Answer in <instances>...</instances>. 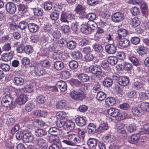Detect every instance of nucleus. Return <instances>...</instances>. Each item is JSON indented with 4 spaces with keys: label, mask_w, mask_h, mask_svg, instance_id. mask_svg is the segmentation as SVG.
Masks as SVG:
<instances>
[{
    "label": "nucleus",
    "mask_w": 149,
    "mask_h": 149,
    "mask_svg": "<svg viewBox=\"0 0 149 149\" xmlns=\"http://www.w3.org/2000/svg\"><path fill=\"white\" fill-rule=\"evenodd\" d=\"M103 138L105 142H113L116 140L114 136L109 134L104 136Z\"/></svg>",
    "instance_id": "nucleus-28"
},
{
    "label": "nucleus",
    "mask_w": 149,
    "mask_h": 149,
    "mask_svg": "<svg viewBox=\"0 0 149 149\" xmlns=\"http://www.w3.org/2000/svg\"><path fill=\"white\" fill-rule=\"evenodd\" d=\"M97 142L95 139L90 138L87 141V144L89 148L91 149H94L97 145Z\"/></svg>",
    "instance_id": "nucleus-18"
},
{
    "label": "nucleus",
    "mask_w": 149,
    "mask_h": 149,
    "mask_svg": "<svg viewBox=\"0 0 149 149\" xmlns=\"http://www.w3.org/2000/svg\"><path fill=\"white\" fill-rule=\"evenodd\" d=\"M140 41V38L137 37H133L131 40L132 43L134 45H137L139 44Z\"/></svg>",
    "instance_id": "nucleus-64"
},
{
    "label": "nucleus",
    "mask_w": 149,
    "mask_h": 149,
    "mask_svg": "<svg viewBox=\"0 0 149 149\" xmlns=\"http://www.w3.org/2000/svg\"><path fill=\"white\" fill-rule=\"evenodd\" d=\"M33 143L38 145L39 147H42L47 146V143L45 140L41 138H38L33 141Z\"/></svg>",
    "instance_id": "nucleus-16"
},
{
    "label": "nucleus",
    "mask_w": 149,
    "mask_h": 149,
    "mask_svg": "<svg viewBox=\"0 0 149 149\" xmlns=\"http://www.w3.org/2000/svg\"><path fill=\"white\" fill-rule=\"evenodd\" d=\"M66 116V113L64 111H60L57 112L56 114L57 118L60 120L64 119Z\"/></svg>",
    "instance_id": "nucleus-37"
},
{
    "label": "nucleus",
    "mask_w": 149,
    "mask_h": 149,
    "mask_svg": "<svg viewBox=\"0 0 149 149\" xmlns=\"http://www.w3.org/2000/svg\"><path fill=\"white\" fill-rule=\"evenodd\" d=\"M79 79L83 82H86L89 80V77L87 75L83 73L80 74L78 76Z\"/></svg>",
    "instance_id": "nucleus-34"
},
{
    "label": "nucleus",
    "mask_w": 149,
    "mask_h": 149,
    "mask_svg": "<svg viewBox=\"0 0 149 149\" xmlns=\"http://www.w3.org/2000/svg\"><path fill=\"white\" fill-rule=\"evenodd\" d=\"M78 66L77 62L74 60L70 61L69 63V66L70 68L72 70L77 68Z\"/></svg>",
    "instance_id": "nucleus-39"
},
{
    "label": "nucleus",
    "mask_w": 149,
    "mask_h": 149,
    "mask_svg": "<svg viewBox=\"0 0 149 149\" xmlns=\"http://www.w3.org/2000/svg\"><path fill=\"white\" fill-rule=\"evenodd\" d=\"M34 115L37 116L45 117L48 114L47 112L45 111L37 110L34 112Z\"/></svg>",
    "instance_id": "nucleus-49"
},
{
    "label": "nucleus",
    "mask_w": 149,
    "mask_h": 149,
    "mask_svg": "<svg viewBox=\"0 0 149 149\" xmlns=\"http://www.w3.org/2000/svg\"><path fill=\"white\" fill-rule=\"evenodd\" d=\"M8 90V88H7L4 91L5 95L3 96L1 102L2 105L6 107H9L13 102V98L10 96V92H7Z\"/></svg>",
    "instance_id": "nucleus-2"
},
{
    "label": "nucleus",
    "mask_w": 149,
    "mask_h": 149,
    "mask_svg": "<svg viewBox=\"0 0 149 149\" xmlns=\"http://www.w3.org/2000/svg\"><path fill=\"white\" fill-rule=\"evenodd\" d=\"M75 10L79 14L80 17H85L86 13L84 8L82 6L78 4L76 6Z\"/></svg>",
    "instance_id": "nucleus-11"
},
{
    "label": "nucleus",
    "mask_w": 149,
    "mask_h": 149,
    "mask_svg": "<svg viewBox=\"0 0 149 149\" xmlns=\"http://www.w3.org/2000/svg\"><path fill=\"white\" fill-rule=\"evenodd\" d=\"M141 109L144 111H149V103L143 102H142L140 104Z\"/></svg>",
    "instance_id": "nucleus-46"
},
{
    "label": "nucleus",
    "mask_w": 149,
    "mask_h": 149,
    "mask_svg": "<svg viewBox=\"0 0 149 149\" xmlns=\"http://www.w3.org/2000/svg\"><path fill=\"white\" fill-rule=\"evenodd\" d=\"M81 31L84 34H89L91 32V31L90 30L89 27L85 25H83L81 29Z\"/></svg>",
    "instance_id": "nucleus-45"
},
{
    "label": "nucleus",
    "mask_w": 149,
    "mask_h": 149,
    "mask_svg": "<svg viewBox=\"0 0 149 149\" xmlns=\"http://www.w3.org/2000/svg\"><path fill=\"white\" fill-rule=\"evenodd\" d=\"M24 51L26 54H29L33 52V49L31 46H26L24 47Z\"/></svg>",
    "instance_id": "nucleus-63"
},
{
    "label": "nucleus",
    "mask_w": 149,
    "mask_h": 149,
    "mask_svg": "<svg viewBox=\"0 0 149 149\" xmlns=\"http://www.w3.org/2000/svg\"><path fill=\"white\" fill-rule=\"evenodd\" d=\"M27 99V96L24 94H22L16 99L15 100L16 105L19 106L24 104L26 102Z\"/></svg>",
    "instance_id": "nucleus-10"
},
{
    "label": "nucleus",
    "mask_w": 149,
    "mask_h": 149,
    "mask_svg": "<svg viewBox=\"0 0 149 149\" xmlns=\"http://www.w3.org/2000/svg\"><path fill=\"white\" fill-rule=\"evenodd\" d=\"M112 84V81L109 78L105 79L103 81V85L107 87L110 86Z\"/></svg>",
    "instance_id": "nucleus-53"
},
{
    "label": "nucleus",
    "mask_w": 149,
    "mask_h": 149,
    "mask_svg": "<svg viewBox=\"0 0 149 149\" xmlns=\"http://www.w3.org/2000/svg\"><path fill=\"white\" fill-rule=\"evenodd\" d=\"M75 124L74 122L70 120L67 121L66 124V128L68 130H72L75 127Z\"/></svg>",
    "instance_id": "nucleus-35"
},
{
    "label": "nucleus",
    "mask_w": 149,
    "mask_h": 149,
    "mask_svg": "<svg viewBox=\"0 0 149 149\" xmlns=\"http://www.w3.org/2000/svg\"><path fill=\"white\" fill-rule=\"evenodd\" d=\"M140 79L141 80L140 81L143 83V84H145L147 82H149V77L147 76L142 75L140 76Z\"/></svg>",
    "instance_id": "nucleus-57"
},
{
    "label": "nucleus",
    "mask_w": 149,
    "mask_h": 149,
    "mask_svg": "<svg viewBox=\"0 0 149 149\" xmlns=\"http://www.w3.org/2000/svg\"><path fill=\"white\" fill-rule=\"evenodd\" d=\"M85 24L88 25V26L89 27L90 30H94L97 27V24L93 21H88L87 22H86Z\"/></svg>",
    "instance_id": "nucleus-27"
},
{
    "label": "nucleus",
    "mask_w": 149,
    "mask_h": 149,
    "mask_svg": "<svg viewBox=\"0 0 149 149\" xmlns=\"http://www.w3.org/2000/svg\"><path fill=\"white\" fill-rule=\"evenodd\" d=\"M57 87L61 91L65 92L67 90V86L66 82L63 81H58L56 83Z\"/></svg>",
    "instance_id": "nucleus-13"
},
{
    "label": "nucleus",
    "mask_w": 149,
    "mask_h": 149,
    "mask_svg": "<svg viewBox=\"0 0 149 149\" xmlns=\"http://www.w3.org/2000/svg\"><path fill=\"white\" fill-rule=\"evenodd\" d=\"M141 13L144 14L146 13L148 10V7L146 4L143 3L140 5Z\"/></svg>",
    "instance_id": "nucleus-60"
},
{
    "label": "nucleus",
    "mask_w": 149,
    "mask_h": 149,
    "mask_svg": "<svg viewBox=\"0 0 149 149\" xmlns=\"http://www.w3.org/2000/svg\"><path fill=\"white\" fill-rule=\"evenodd\" d=\"M145 85L143 84V83L141 81L135 82L134 84V88L137 90H143L144 89Z\"/></svg>",
    "instance_id": "nucleus-40"
},
{
    "label": "nucleus",
    "mask_w": 149,
    "mask_h": 149,
    "mask_svg": "<svg viewBox=\"0 0 149 149\" xmlns=\"http://www.w3.org/2000/svg\"><path fill=\"white\" fill-rule=\"evenodd\" d=\"M108 62L111 65H114L116 64L117 62L118 59L115 56H110L107 58Z\"/></svg>",
    "instance_id": "nucleus-48"
},
{
    "label": "nucleus",
    "mask_w": 149,
    "mask_h": 149,
    "mask_svg": "<svg viewBox=\"0 0 149 149\" xmlns=\"http://www.w3.org/2000/svg\"><path fill=\"white\" fill-rule=\"evenodd\" d=\"M36 101L39 104H41L45 101L46 99L44 96L40 95L37 97Z\"/></svg>",
    "instance_id": "nucleus-42"
},
{
    "label": "nucleus",
    "mask_w": 149,
    "mask_h": 149,
    "mask_svg": "<svg viewBox=\"0 0 149 149\" xmlns=\"http://www.w3.org/2000/svg\"><path fill=\"white\" fill-rule=\"evenodd\" d=\"M129 59L132 62L133 65L136 66H138L139 65L138 59L134 56L133 54L129 55L128 54Z\"/></svg>",
    "instance_id": "nucleus-29"
},
{
    "label": "nucleus",
    "mask_w": 149,
    "mask_h": 149,
    "mask_svg": "<svg viewBox=\"0 0 149 149\" xmlns=\"http://www.w3.org/2000/svg\"><path fill=\"white\" fill-rule=\"evenodd\" d=\"M59 14L56 12H53L50 15V17L52 20H56L59 17Z\"/></svg>",
    "instance_id": "nucleus-61"
},
{
    "label": "nucleus",
    "mask_w": 149,
    "mask_h": 149,
    "mask_svg": "<svg viewBox=\"0 0 149 149\" xmlns=\"http://www.w3.org/2000/svg\"><path fill=\"white\" fill-rule=\"evenodd\" d=\"M48 132L51 135L56 136L60 134L61 131L55 127H52L49 128Z\"/></svg>",
    "instance_id": "nucleus-23"
},
{
    "label": "nucleus",
    "mask_w": 149,
    "mask_h": 149,
    "mask_svg": "<svg viewBox=\"0 0 149 149\" xmlns=\"http://www.w3.org/2000/svg\"><path fill=\"white\" fill-rule=\"evenodd\" d=\"M70 97L74 99L82 100L84 98L85 96L82 92H80L73 90L71 92Z\"/></svg>",
    "instance_id": "nucleus-4"
},
{
    "label": "nucleus",
    "mask_w": 149,
    "mask_h": 149,
    "mask_svg": "<svg viewBox=\"0 0 149 149\" xmlns=\"http://www.w3.org/2000/svg\"><path fill=\"white\" fill-rule=\"evenodd\" d=\"M35 82L31 83L29 84H26L24 86V93H30L33 91V89L35 87Z\"/></svg>",
    "instance_id": "nucleus-9"
},
{
    "label": "nucleus",
    "mask_w": 149,
    "mask_h": 149,
    "mask_svg": "<svg viewBox=\"0 0 149 149\" xmlns=\"http://www.w3.org/2000/svg\"><path fill=\"white\" fill-rule=\"evenodd\" d=\"M130 44V41L125 38H123L119 40V44L121 47L125 48L129 46Z\"/></svg>",
    "instance_id": "nucleus-22"
},
{
    "label": "nucleus",
    "mask_w": 149,
    "mask_h": 149,
    "mask_svg": "<svg viewBox=\"0 0 149 149\" xmlns=\"http://www.w3.org/2000/svg\"><path fill=\"white\" fill-rule=\"evenodd\" d=\"M6 8L7 12L10 14L14 13L16 10L15 5L12 3L9 2L7 3Z\"/></svg>",
    "instance_id": "nucleus-7"
},
{
    "label": "nucleus",
    "mask_w": 149,
    "mask_h": 149,
    "mask_svg": "<svg viewBox=\"0 0 149 149\" xmlns=\"http://www.w3.org/2000/svg\"><path fill=\"white\" fill-rule=\"evenodd\" d=\"M66 104V101L65 100H61L56 102V107L57 109L62 110L65 108Z\"/></svg>",
    "instance_id": "nucleus-17"
},
{
    "label": "nucleus",
    "mask_w": 149,
    "mask_h": 149,
    "mask_svg": "<svg viewBox=\"0 0 149 149\" xmlns=\"http://www.w3.org/2000/svg\"><path fill=\"white\" fill-rule=\"evenodd\" d=\"M136 50L137 53L141 56L145 54L146 52V48L142 45L139 46L136 49Z\"/></svg>",
    "instance_id": "nucleus-26"
},
{
    "label": "nucleus",
    "mask_w": 149,
    "mask_h": 149,
    "mask_svg": "<svg viewBox=\"0 0 149 149\" xmlns=\"http://www.w3.org/2000/svg\"><path fill=\"white\" fill-rule=\"evenodd\" d=\"M104 112H106L110 116L113 117L118 116L120 113V111L118 109L113 107L106 109L104 110Z\"/></svg>",
    "instance_id": "nucleus-5"
},
{
    "label": "nucleus",
    "mask_w": 149,
    "mask_h": 149,
    "mask_svg": "<svg viewBox=\"0 0 149 149\" xmlns=\"http://www.w3.org/2000/svg\"><path fill=\"white\" fill-rule=\"evenodd\" d=\"M14 84L18 86H22L24 84V79L20 77H15L13 81Z\"/></svg>",
    "instance_id": "nucleus-15"
},
{
    "label": "nucleus",
    "mask_w": 149,
    "mask_h": 149,
    "mask_svg": "<svg viewBox=\"0 0 149 149\" xmlns=\"http://www.w3.org/2000/svg\"><path fill=\"white\" fill-rule=\"evenodd\" d=\"M116 46L112 44H109L105 47V50L109 54H113L115 53L116 51Z\"/></svg>",
    "instance_id": "nucleus-8"
},
{
    "label": "nucleus",
    "mask_w": 149,
    "mask_h": 149,
    "mask_svg": "<svg viewBox=\"0 0 149 149\" xmlns=\"http://www.w3.org/2000/svg\"><path fill=\"white\" fill-rule=\"evenodd\" d=\"M88 69L86 72H90L96 76L100 74L102 72V70L100 67L97 65L91 66Z\"/></svg>",
    "instance_id": "nucleus-3"
},
{
    "label": "nucleus",
    "mask_w": 149,
    "mask_h": 149,
    "mask_svg": "<svg viewBox=\"0 0 149 149\" xmlns=\"http://www.w3.org/2000/svg\"><path fill=\"white\" fill-rule=\"evenodd\" d=\"M132 112L133 114L135 116H138L140 115V112L139 109L136 107H133L132 109Z\"/></svg>",
    "instance_id": "nucleus-62"
},
{
    "label": "nucleus",
    "mask_w": 149,
    "mask_h": 149,
    "mask_svg": "<svg viewBox=\"0 0 149 149\" xmlns=\"http://www.w3.org/2000/svg\"><path fill=\"white\" fill-rule=\"evenodd\" d=\"M104 61H103V69L105 71L103 70V73H105V72L107 73V71L109 70V62L107 58H104Z\"/></svg>",
    "instance_id": "nucleus-33"
},
{
    "label": "nucleus",
    "mask_w": 149,
    "mask_h": 149,
    "mask_svg": "<svg viewBox=\"0 0 149 149\" xmlns=\"http://www.w3.org/2000/svg\"><path fill=\"white\" fill-rule=\"evenodd\" d=\"M34 138V135L30 132L25 133L23 135V140L25 142H31Z\"/></svg>",
    "instance_id": "nucleus-12"
},
{
    "label": "nucleus",
    "mask_w": 149,
    "mask_h": 149,
    "mask_svg": "<svg viewBox=\"0 0 149 149\" xmlns=\"http://www.w3.org/2000/svg\"><path fill=\"white\" fill-rule=\"evenodd\" d=\"M40 63L42 66L47 68H49L50 65L49 62L47 60H41Z\"/></svg>",
    "instance_id": "nucleus-52"
},
{
    "label": "nucleus",
    "mask_w": 149,
    "mask_h": 149,
    "mask_svg": "<svg viewBox=\"0 0 149 149\" xmlns=\"http://www.w3.org/2000/svg\"><path fill=\"white\" fill-rule=\"evenodd\" d=\"M83 17L87 18L89 20V21H93V20L95 19L96 15L95 14L93 13H89L87 15L86 13L85 17Z\"/></svg>",
    "instance_id": "nucleus-47"
},
{
    "label": "nucleus",
    "mask_w": 149,
    "mask_h": 149,
    "mask_svg": "<svg viewBox=\"0 0 149 149\" xmlns=\"http://www.w3.org/2000/svg\"><path fill=\"white\" fill-rule=\"evenodd\" d=\"M54 67L58 70H61L64 68L63 63L61 61H57L54 64Z\"/></svg>",
    "instance_id": "nucleus-25"
},
{
    "label": "nucleus",
    "mask_w": 149,
    "mask_h": 149,
    "mask_svg": "<svg viewBox=\"0 0 149 149\" xmlns=\"http://www.w3.org/2000/svg\"><path fill=\"white\" fill-rule=\"evenodd\" d=\"M130 24L132 27H136L139 25L140 22L137 18H134L130 20Z\"/></svg>",
    "instance_id": "nucleus-41"
},
{
    "label": "nucleus",
    "mask_w": 149,
    "mask_h": 149,
    "mask_svg": "<svg viewBox=\"0 0 149 149\" xmlns=\"http://www.w3.org/2000/svg\"><path fill=\"white\" fill-rule=\"evenodd\" d=\"M67 45L69 49H73L76 47L77 44L75 42L70 41L67 43Z\"/></svg>",
    "instance_id": "nucleus-50"
},
{
    "label": "nucleus",
    "mask_w": 149,
    "mask_h": 149,
    "mask_svg": "<svg viewBox=\"0 0 149 149\" xmlns=\"http://www.w3.org/2000/svg\"><path fill=\"white\" fill-rule=\"evenodd\" d=\"M45 132L42 129H38L35 132V135L38 137H41L45 134Z\"/></svg>",
    "instance_id": "nucleus-55"
},
{
    "label": "nucleus",
    "mask_w": 149,
    "mask_h": 149,
    "mask_svg": "<svg viewBox=\"0 0 149 149\" xmlns=\"http://www.w3.org/2000/svg\"><path fill=\"white\" fill-rule=\"evenodd\" d=\"M28 27L29 31L32 33L36 32L38 29V26L33 23L28 24Z\"/></svg>",
    "instance_id": "nucleus-24"
},
{
    "label": "nucleus",
    "mask_w": 149,
    "mask_h": 149,
    "mask_svg": "<svg viewBox=\"0 0 149 149\" xmlns=\"http://www.w3.org/2000/svg\"><path fill=\"white\" fill-rule=\"evenodd\" d=\"M96 130L95 126L93 123H90L88 126V133L91 134H94Z\"/></svg>",
    "instance_id": "nucleus-36"
},
{
    "label": "nucleus",
    "mask_w": 149,
    "mask_h": 149,
    "mask_svg": "<svg viewBox=\"0 0 149 149\" xmlns=\"http://www.w3.org/2000/svg\"><path fill=\"white\" fill-rule=\"evenodd\" d=\"M13 57V54L11 52H9L2 54L1 56V58L4 61H8L11 60Z\"/></svg>",
    "instance_id": "nucleus-20"
},
{
    "label": "nucleus",
    "mask_w": 149,
    "mask_h": 149,
    "mask_svg": "<svg viewBox=\"0 0 149 149\" xmlns=\"http://www.w3.org/2000/svg\"><path fill=\"white\" fill-rule=\"evenodd\" d=\"M118 84L123 86H125L128 84L129 80L127 77L121 76L118 79Z\"/></svg>",
    "instance_id": "nucleus-21"
},
{
    "label": "nucleus",
    "mask_w": 149,
    "mask_h": 149,
    "mask_svg": "<svg viewBox=\"0 0 149 149\" xmlns=\"http://www.w3.org/2000/svg\"><path fill=\"white\" fill-rule=\"evenodd\" d=\"M130 11L132 14L134 16L137 15L140 13L139 8L136 6H134L131 8Z\"/></svg>",
    "instance_id": "nucleus-44"
},
{
    "label": "nucleus",
    "mask_w": 149,
    "mask_h": 149,
    "mask_svg": "<svg viewBox=\"0 0 149 149\" xmlns=\"http://www.w3.org/2000/svg\"><path fill=\"white\" fill-rule=\"evenodd\" d=\"M75 122L77 124L80 126L84 125L86 123L85 119L83 118L80 116L76 118Z\"/></svg>",
    "instance_id": "nucleus-30"
},
{
    "label": "nucleus",
    "mask_w": 149,
    "mask_h": 149,
    "mask_svg": "<svg viewBox=\"0 0 149 149\" xmlns=\"http://www.w3.org/2000/svg\"><path fill=\"white\" fill-rule=\"evenodd\" d=\"M124 15L123 13L117 12L114 14L112 16V21L115 22H119L122 21L124 19Z\"/></svg>",
    "instance_id": "nucleus-6"
},
{
    "label": "nucleus",
    "mask_w": 149,
    "mask_h": 149,
    "mask_svg": "<svg viewBox=\"0 0 149 149\" xmlns=\"http://www.w3.org/2000/svg\"><path fill=\"white\" fill-rule=\"evenodd\" d=\"M116 103V101L114 98L113 97L107 98L105 101L104 107H108L110 106H112Z\"/></svg>",
    "instance_id": "nucleus-14"
},
{
    "label": "nucleus",
    "mask_w": 149,
    "mask_h": 149,
    "mask_svg": "<svg viewBox=\"0 0 149 149\" xmlns=\"http://www.w3.org/2000/svg\"><path fill=\"white\" fill-rule=\"evenodd\" d=\"M31 69L33 70L34 73L37 76V73L39 72L40 69L38 68V64L35 62H33L30 66Z\"/></svg>",
    "instance_id": "nucleus-31"
},
{
    "label": "nucleus",
    "mask_w": 149,
    "mask_h": 149,
    "mask_svg": "<svg viewBox=\"0 0 149 149\" xmlns=\"http://www.w3.org/2000/svg\"><path fill=\"white\" fill-rule=\"evenodd\" d=\"M34 14L37 16H41L43 13V10L40 8H35L33 10Z\"/></svg>",
    "instance_id": "nucleus-54"
},
{
    "label": "nucleus",
    "mask_w": 149,
    "mask_h": 149,
    "mask_svg": "<svg viewBox=\"0 0 149 149\" xmlns=\"http://www.w3.org/2000/svg\"><path fill=\"white\" fill-rule=\"evenodd\" d=\"M113 35L108 33H105L104 36V40L106 42H109L112 40Z\"/></svg>",
    "instance_id": "nucleus-51"
},
{
    "label": "nucleus",
    "mask_w": 149,
    "mask_h": 149,
    "mask_svg": "<svg viewBox=\"0 0 149 149\" xmlns=\"http://www.w3.org/2000/svg\"><path fill=\"white\" fill-rule=\"evenodd\" d=\"M140 136L139 134H133L128 139L129 141L131 143H136L139 140Z\"/></svg>",
    "instance_id": "nucleus-19"
},
{
    "label": "nucleus",
    "mask_w": 149,
    "mask_h": 149,
    "mask_svg": "<svg viewBox=\"0 0 149 149\" xmlns=\"http://www.w3.org/2000/svg\"><path fill=\"white\" fill-rule=\"evenodd\" d=\"M72 56L74 59L79 60L82 58V54L78 51L74 52L72 53Z\"/></svg>",
    "instance_id": "nucleus-43"
},
{
    "label": "nucleus",
    "mask_w": 149,
    "mask_h": 149,
    "mask_svg": "<svg viewBox=\"0 0 149 149\" xmlns=\"http://www.w3.org/2000/svg\"><path fill=\"white\" fill-rule=\"evenodd\" d=\"M27 26H28L27 23L24 21L20 22L18 25V28L22 30L25 29Z\"/></svg>",
    "instance_id": "nucleus-58"
},
{
    "label": "nucleus",
    "mask_w": 149,
    "mask_h": 149,
    "mask_svg": "<svg viewBox=\"0 0 149 149\" xmlns=\"http://www.w3.org/2000/svg\"><path fill=\"white\" fill-rule=\"evenodd\" d=\"M123 65L125 69L127 71L130 70L132 69V65L130 63L124 62H123Z\"/></svg>",
    "instance_id": "nucleus-56"
},
{
    "label": "nucleus",
    "mask_w": 149,
    "mask_h": 149,
    "mask_svg": "<svg viewBox=\"0 0 149 149\" xmlns=\"http://www.w3.org/2000/svg\"><path fill=\"white\" fill-rule=\"evenodd\" d=\"M66 122L63 120H60L57 121L56 123L57 126L59 127H62L65 126Z\"/></svg>",
    "instance_id": "nucleus-59"
},
{
    "label": "nucleus",
    "mask_w": 149,
    "mask_h": 149,
    "mask_svg": "<svg viewBox=\"0 0 149 149\" xmlns=\"http://www.w3.org/2000/svg\"><path fill=\"white\" fill-rule=\"evenodd\" d=\"M65 139H62L61 142L68 145H73L74 144L79 143L81 139L77 135L74 133H67L65 136Z\"/></svg>",
    "instance_id": "nucleus-1"
},
{
    "label": "nucleus",
    "mask_w": 149,
    "mask_h": 149,
    "mask_svg": "<svg viewBox=\"0 0 149 149\" xmlns=\"http://www.w3.org/2000/svg\"><path fill=\"white\" fill-rule=\"evenodd\" d=\"M35 107V105L33 103L29 102L26 104L25 106V109L28 112L30 111Z\"/></svg>",
    "instance_id": "nucleus-38"
},
{
    "label": "nucleus",
    "mask_w": 149,
    "mask_h": 149,
    "mask_svg": "<svg viewBox=\"0 0 149 149\" xmlns=\"http://www.w3.org/2000/svg\"><path fill=\"white\" fill-rule=\"evenodd\" d=\"M118 33L119 36L118 38L120 39L122 37L127 36V32L124 29H120L118 30Z\"/></svg>",
    "instance_id": "nucleus-32"
}]
</instances>
